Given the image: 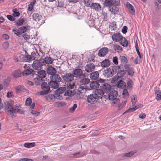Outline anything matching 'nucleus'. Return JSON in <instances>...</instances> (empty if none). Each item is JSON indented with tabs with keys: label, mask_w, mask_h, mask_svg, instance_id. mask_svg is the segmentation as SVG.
<instances>
[{
	"label": "nucleus",
	"mask_w": 161,
	"mask_h": 161,
	"mask_svg": "<svg viewBox=\"0 0 161 161\" xmlns=\"http://www.w3.org/2000/svg\"><path fill=\"white\" fill-rule=\"evenodd\" d=\"M21 57H22L23 58V60L24 61H25L26 62H30V61H31V56L28 55H22L21 56Z\"/></svg>",
	"instance_id": "obj_32"
},
{
	"label": "nucleus",
	"mask_w": 161,
	"mask_h": 161,
	"mask_svg": "<svg viewBox=\"0 0 161 161\" xmlns=\"http://www.w3.org/2000/svg\"><path fill=\"white\" fill-rule=\"evenodd\" d=\"M111 83L116 84L117 86L119 88H123L126 86V83L120 80V78L114 77L111 80Z\"/></svg>",
	"instance_id": "obj_3"
},
{
	"label": "nucleus",
	"mask_w": 161,
	"mask_h": 161,
	"mask_svg": "<svg viewBox=\"0 0 161 161\" xmlns=\"http://www.w3.org/2000/svg\"><path fill=\"white\" fill-rule=\"evenodd\" d=\"M140 107H142V106H140L139 107H137V106L136 105H135V106H133L132 105L131 107H130L128 110L124 113L125 114L127 113H130L134 112L136 109Z\"/></svg>",
	"instance_id": "obj_24"
},
{
	"label": "nucleus",
	"mask_w": 161,
	"mask_h": 161,
	"mask_svg": "<svg viewBox=\"0 0 161 161\" xmlns=\"http://www.w3.org/2000/svg\"><path fill=\"white\" fill-rule=\"evenodd\" d=\"M18 161H33V160L30 158H23L18 160Z\"/></svg>",
	"instance_id": "obj_64"
},
{
	"label": "nucleus",
	"mask_w": 161,
	"mask_h": 161,
	"mask_svg": "<svg viewBox=\"0 0 161 161\" xmlns=\"http://www.w3.org/2000/svg\"><path fill=\"white\" fill-rule=\"evenodd\" d=\"M108 49L107 47H103L99 50L98 55L100 57H104L108 53Z\"/></svg>",
	"instance_id": "obj_12"
},
{
	"label": "nucleus",
	"mask_w": 161,
	"mask_h": 161,
	"mask_svg": "<svg viewBox=\"0 0 161 161\" xmlns=\"http://www.w3.org/2000/svg\"><path fill=\"white\" fill-rule=\"evenodd\" d=\"M101 65L103 67H108L110 65L109 60L108 59H105L101 62Z\"/></svg>",
	"instance_id": "obj_27"
},
{
	"label": "nucleus",
	"mask_w": 161,
	"mask_h": 161,
	"mask_svg": "<svg viewBox=\"0 0 161 161\" xmlns=\"http://www.w3.org/2000/svg\"><path fill=\"white\" fill-rule=\"evenodd\" d=\"M95 65L92 63L87 64L85 67V71L88 73L91 72L94 70Z\"/></svg>",
	"instance_id": "obj_10"
},
{
	"label": "nucleus",
	"mask_w": 161,
	"mask_h": 161,
	"mask_svg": "<svg viewBox=\"0 0 161 161\" xmlns=\"http://www.w3.org/2000/svg\"><path fill=\"white\" fill-rule=\"evenodd\" d=\"M126 6L130 13L132 14H134L135 13V10L133 6L128 2H126Z\"/></svg>",
	"instance_id": "obj_20"
},
{
	"label": "nucleus",
	"mask_w": 161,
	"mask_h": 161,
	"mask_svg": "<svg viewBox=\"0 0 161 161\" xmlns=\"http://www.w3.org/2000/svg\"><path fill=\"white\" fill-rule=\"evenodd\" d=\"M41 88L43 91L38 92V95H45L50 92L49 86H47V83L46 82H42L41 84Z\"/></svg>",
	"instance_id": "obj_6"
},
{
	"label": "nucleus",
	"mask_w": 161,
	"mask_h": 161,
	"mask_svg": "<svg viewBox=\"0 0 161 161\" xmlns=\"http://www.w3.org/2000/svg\"><path fill=\"white\" fill-rule=\"evenodd\" d=\"M123 36L120 33H114L112 36V40L115 42H120Z\"/></svg>",
	"instance_id": "obj_11"
},
{
	"label": "nucleus",
	"mask_w": 161,
	"mask_h": 161,
	"mask_svg": "<svg viewBox=\"0 0 161 161\" xmlns=\"http://www.w3.org/2000/svg\"><path fill=\"white\" fill-rule=\"evenodd\" d=\"M113 48L115 51H119L122 50V47L119 45H114L113 46Z\"/></svg>",
	"instance_id": "obj_48"
},
{
	"label": "nucleus",
	"mask_w": 161,
	"mask_h": 161,
	"mask_svg": "<svg viewBox=\"0 0 161 161\" xmlns=\"http://www.w3.org/2000/svg\"><path fill=\"white\" fill-rule=\"evenodd\" d=\"M99 74L98 71L92 72L90 74V77L91 79L96 80L99 77Z\"/></svg>",
	"instance_id": "obj_22"
},
{
	"label": "nucleus",
	"mask_w": 161,
	"mask_h": 161,
	"mask_svg": "<svg viewBox=\"0 0 161 161\" xmlns=\"http://www.w3.org/2000/svg\"><path fill=\"white\" fill-rule=\"evenodd\" d=\"M24 147L27 148H30L35 146V143L34 142L25 143L24 145Z\"/></svg>",
	"instance_id": "obj_42"
},
{
	"label": "nucleus",
	"mask_w": 161,
	"mask_h": 161,
	"mask_svg": "<svg viewBox=\"0 0 161 161\" xmlns=\"http://www.w3.org/2000/svg\"><path fill=\"white\" fill-rule=\"evenodd\" d=\"M90 82V80L88 78H84L81 79L80 83L82 85H86L88 84Z\"/></svg>",
	"instance_id": "obj_33"
},
{
	"label": "nucleus",
	"mask_w": 161,
	"mask_h": 161,
	"mask_svg": "<svg viewBox=\"0 0 161 161\" xmlns=\"http://www.w3.org/2000/svg\"><path fill=\"white\" fill-rule=\"evenodd\" d=\"M113 5L114 6H119L120 4L119 0H111Z\"/></svg>",
	"instance_id": "obj_53"
},
{
	"label": "nucleus",
	"mask_w": 161,
	"mask_h": 161,
	"mask_svg": "<svg viewBox=\"0 0 161 161\" xmlns=\"http://www.w3.org/2000/svg\"><path fill=\"white\" fill-rule=\"evenodd\" d=\"M125 69L127 70L128 74L129 75L132 76L133 75L134 71V69L130 67L128 64H125Z\"/></svg>",
	"instance_id": "obj_15"
},
{
	"label": "nucleus",
	"mask_w": 161,
	"mask_h": 161,
	"mask_svg": "<svg viewBox=\"0 0 161 161\" xmlns=\"http://www.w3.org/2000/svg\"><path fill=\"white\" fill-rule=\"evenodd\" d=\"M120 61L123 63L126 64L127 62V58L124 56H121Z\"/></svg>",
	"instance_id": "obj_51"
},
{
	"label": "nucleus",
	"mask_w": 161,
	"mask_h": 161,
	"mask_svg": "<svg viewBox=\"0 0 161 161\" xmlns=\"http://www.w3.org/2000/svg\"><path fill=\"white\" fill-rule=\"evenodd\" d=\"M122 95L124 97H126L128 96V93L126 89H125L123 90Z\"/></svg>",
	"instance_id": "obj_59"
},
{
	"label": "nucleus",
	"mask_w": 161,
	"mask_h": 161,
	"mask_svg": "<svg viewBox=\"0 0 161 161\" xmlns=\"http://www.w3.org/2000/svg\"><path fill=\"white\" fill-rule=\"evenodd\" d=\"M100 84L97 81H93L90 84V87L93 89H95L98 88Z\"/></svg>",
	"instance_id": "obj_25"
},
{
	"label": "nucleus",
	"mask_w": 161,
	"mask_h": 161,
	"mask_svg": "<svg viewBox=\"0 0 161 161\" xmlns=\"http://www.w3.org/2000/svg\"><path fill=\"white\" fill-rule=\"evenodd\" d=\"M50 88H53V89H56L58 87V83L56 81L53 80H52L48 83Z\"/></svg>",
	"instance_id": "obj_16"
},
{
	"label": "nucleus",
	"mask_w": 161,
	"mask_h": 161,
	"mask_svg": "<svg viewBox=\"0 0 161 161\" xmlns=\"http://www.w3.org/2000/svg\"><path fill=\"white\" fill-rule=\"evenodd\" d=\"M116 28V23L115 22H113L110 24L109 28H110L112 30H115Z\"/></svg>",
	"instance_id": "obj_49"
},
{
	"label": "nucleus",
	"mask_w": 161,
	"mask_h": 161,
	"mask_svg": "<svg viewBox=\"0 0 161 161\" xmlns=\"http://www.w3.org/2000/svg\"><path fill=\"white\" fill-rule=\"evenodd\" d=\"M86 91V89L83 86H80L78 89V91L79 94H83L85 93Z\"/></svg>",
	"instance_id": "obj_43"
},
{
	"label": "nucleus",
	"mask_w": 161,
	"mask_h": 161,
	"mask_svg": "<svg viewBox=\"0 0 161 161\" xmlns=\"http://www.w3.org/2000/svg\"><path fill=\"white\" fill-rule=\"evenodd\" d=\"M50 78L52 80H53L58 82H60L62 80L60 76L57 74L53 75H51Z\"/></svg>",
	"instance_id": "obj_21"
},
{
	"label": "nucleus",
	"mask_w": 161,
	"mask_h": 161,
	"mask_svg": "<svg viewBox=\"0 0 161 161\" xmlns=\"http://www.w3.org/2000/svg\"><path fill=\"white\" fill-rule=\"evenodd\" d=\"M156 94V98L157 100H161V91L157 90L155 92Z\"/></svg>",
	"instance_id": "obj_38"
},
{
	"label": "nucleus",
	"mask_w": 161,
	"mask_h": 161,
	"mask_svg": "<svg viewBox=\"0 0 161 161\" xmlns=\"http://www.w3.org/2000/svg\"><path fill=\"white\" fill-rule=\"evenodd\" d=\"M43 59H40L39 60L34 61L32 64L33 68L36 70H39L41 69L43 65Z\"/></svg>",
	"instance_id": "obj_7"
},
{
	"label": "nucleus",
	"mask_w": 161,
	"mask_h": 161,
	"mask_svg": "<svg viewBox=\"0 0 161 161\" xmlns=\"http://www.w3.org/2000/svg\"><path fill=\"white\" fill-rule=\"evenodd\" d=\"M47 73L51 75H55L56 72V70L55 68L52 66L48 67L47 68Z\"/></svg>",
	"instance_id": "obj_19"
},
{
	"label": "nucleus",
	"mask_w": 161,
	"mask_h": 161,
	"mask_svg": "<svg viewBox=\"0 0 161 161\" xmlns=\"http://www.w3.org/2000/svg\"><path fill=\"white\" fill-rule=\"evenodd\" d=\"M114 71L113 68H109L105 71L104 75L108 77L112 76L114 74Z\"/></svg>",
	"instance_id": "obj_14"
},
{
	"label": "nucleus",
	"mask_w": 161,
	"mask_h": 161,
	"mask_svg": "<svg viewBox=\"0 0 161 161\" xmlns=\"http://www.w3.org/2000/svg\"><path fill=\"white\" fill-rule=\"evenodd\" d=\"M120 42V44L124 47H126L128 45V42L126 39L125 38L122 37V39H121Z\"/></svg>",
	"instance_id": "obj_36"
},
{
	"label": "nucleus",
	"mask_w": 161,
	"mask_h": 161,
	"mask_svg": "<svg viewBox=\"0 0 161 161\" xmlns=\"http://www.w3.org/2000/svg\"><path fill=\"white\" fill-rule=\"evenodd\" d=\"M15 89L17 92H25L26 89L22 86H19L15 87Z\"/></svg>",
	"instance_id": "obj_26"
},
{
	"label": "nucleus",
	"mask_w": 161,
	"mask_h": 161,
	"mask_svg": "<svg viewBox=\"0 0 161 161\" xmlns=\"http://www.w3.org/2000/svg\"><path fill=\"white\" fill-rule=\"evenodd\" d=\"M31 113L33 115H34L35 116H37L38 115L40 114V112H36L34 110H31Z\"/></svg>",
	"instance_id": "obj_62"
},
{
	"label": "nucleus",
	"mask_w": 161,
	"mask_h": 161,
	"mask_svg": "<svg viewBox=\"0 0 161 161\" xmlns=\"http://www.w3.org/2000/svg\"><path fill=\"white\" fill-rule=\"evenodd\" d=\"M109 11L112 14H115L119 12V9L118 8L115 6H113L109 8Z\"/></svg>",
	"instance_id": "obj_18"
},
{
	"label": "nucleus",
	"mask_w": 161,
	"mask_h": 161,
	"mask_svg": "<svg viewBox=\"0 0 161 161\" xmlns=\"http://www.w3.org/2000/svg\"><path fill=\"white\" fill-rule=\"evenodd\" d=\"M100 87L106 92H110L111 89V86L107 83L102 84L100 86Z\"/></svg>",
	"instance_id": "obj_13"
},
{
	"label": "nucleus",
	"mask_w": 161,
	"mask_h": 161,
	"mask_svg": "<svg viewBox=\"0 0 161 161\" xmlns=\"http://www.w3.org/2000/svg\"><path fill=\"white\" fill-rule=\"evenodd\" d=\"M69 89L71 88H69L68 89H67V90L64 93L65 96L71 97L74 95L75 93L74 91L70 90Z\"/></svg>",
	"instance_id": "obj_31"
},
{
	"label": "nucleus",
	"mask_w": 161,
	"mask_h": 161,
	"mask_svg": "<svg viewBox=\"0 0 161 161\" xmlns=\"http://www.w3.org/2000/svg\"><path fill=\"white\" fill-rule=\"evenodd\" d=\"M105 5L109 8L111 7L112 5L111 0H106L104 2Z\"/></svg>",
	"instance_id": "obj_44"
},
{
	"label": "nucleus",
	"mask_w": 161,
	"mask_h": 161,
	"mask_svg": "<svg viewBox=\"0 0 161 161\" xmlns=\"http://www.w3.org/2000/svg\"><path fill=\"white\" fill-rule=\"evenodd\" d=\"M43 64L44 63L48 64H53V59L51 57H46L44 59H43Z\"/></svg>",
	"instance_id": "obj_28"
},
{
	"label": "nucleus",
	"mask_w": 161,
	"mask_h": 161,
	"mask_svg": "<svg viewBox=\"0 0 161 161\" xmlns=\"http://www.w3.org/2000/svg\"><path fill=\"white\" fill-rule=\"evenodd\" d=\"M32 17L34 20L39 21L41 19L42 16L37 13H34L33 14Z\"/></svg>",
	"instance_id": "obj_30"
},
{
	"label": "nucleus",
	"mask_w": 161,
	"mask_h": 161,
	"mask_svg": "<svg viewBox=\"0 0 161 161\" xmlns=\"http://www.w3.org/2000/svg\"><path fill=\"white\" fill-rule=\"evenodd\" d=\"M24 21V19L23 18L16 21L15 23L16 24L18 25H21L23 24Z\"/></svg>",
	"instance_id": "obj_46"
},
{
	"label": "nucleus",
	"mask_w": 161,
	"mask_h": 161,
	"mask_svg": "<svg viewBox=\"0 0 161 161\" xmlns=\"http://www.w3.org/2000/svg\"><path fill=\"white\" fill-rule=\"evenodd\" d=\"M13 75L14 77L17 78L21 76V74L19 71H15L13 72Z\"/></svg>",
	"instance_id": "obj_50"
},
{
	"label": "nucleus",
	"mask_w": 161,
	"mask_h": 161,
	"mask_svg": "<svg viewBox=\"0 0 161 161\" xmlns=\"http://www.w3.org/2000/svg\"><path fill=\"white\" fill-rule=\"evenodd\" d=\"M14 102L12 100L6 101L4 102V110L10 117L15 116L17 111V106H13Z\"/></svg>",
	"instance_id": "obj_1"
},
{
	"label": "nucleus",
	"mask_w": 161,
	"mask_h": 161,
	"mask_svg": "<svg viewBox=\"0 0 161 161\" xmlns=\"http://www.w3.org/2000/svg\"><path fill=\"white\" fill-rule=\"evenodd\" d=\"M13 31L14 33L15 34H16L17 36H19L21 34L19 29H14L13 30Z\"/></svg>",
	"instance_id": "obj_52"
},
{
	"label": "nucleus",
	"mask_w": 161,
	"mask_h": 161,
	"mask_svg": "<svg viewBox=\"0 0 161 161\" xmlns=\"http://www.w3.org/2000/svg\"><path fill=\"white\" fill-rule=\"evenodd\" d=\"M126 73L125 70H121L118 72V75L117 77L120 78L122 76H123Z\"/></svg>",
	"instance_id": "obj_45"
},
{
	"label": "nucleus",
	"mask_w": 161,
	"mask_h": 161,
	"mask_svg": "<svg viewBox=\"0 0 161 161\" xmlns=\"http://www.w3.org/2000/svg\"><path fill=\"white\" fill-rule=\"evenodd\" d=\"M56 97L57 99L59 98L57 96H56V95L55 96H54V95L52 94H51L48 95L47 97V100H48L51 101L55 98Z\"/></svg>",
	"instance_id": "obj_39"
},
{
	"label": "nucleus",
	"mask_w": 161,
	"mask_h": 161,
	"mask_svg": "<svg viewBox=\"0 0 161 161\" xmlns=\"http://www.w3.org/2000/svg\"><path fill=\"white\" fill-rule=\"evenodd\" d=\"M72 74L74 76L81 78L84 77L82 70L80 69H74L72 71Z\"/></svg>",
	"instance_id": "obj_9"
},
{
	"label": "nucleus",
	"mask_w": 161,
	"mask_h": 161,
	"mask_svg": "<svg viewBox=\"0 0 161 161\" xmlns=\"http://www.w3.org/2000/svg\"><path fill=\"white\" fill-rule=\"evenodd\" d=\"M62 78L66 82H70L74 80V76L72 74L66 73L62 76Z\"/></svg>",
	"instance_id": "obj_8"
},
{
	"label": "nucleus",
	"mask_w": 161,
	"mask_h": 161,
	"mask_svg": "<svg viewBox=\"0 0 161 161\" xmlns=\"http://www.w3.org/2000/svg\"><path fill=\"white\" fill-rule=\"evenodd\" d=\"M91 7L97 11H100L101 8V6L99 4L94 3L92 4Z\"/></svg>",
	"instance_id": "obj_23"
},
{
	"label": "nucleus",
	"mask_w": 161,
	"mask_h": 161,
	"mask_svg": "<svg viewBox=\"0 0 161 161\" xmlns=\"http://www.w3.org/2000/svg\"><path fill=\"white\" fill-rule=\"evenodd\" d=\"M12 11L13 12V15L14 17H18L19 16L20 13L18 10L15 9H13Z\"/></svg>",
	"instance_id": "obj_47"
},
{
	"label": "nucleus",
	"mask_w": 161,
	"mask_h": 161,
	"mask_svg": "<svg viewBox=\"0 0 161 161\" xmlns=\"http://www.w3.org/2000/svg\"><path fill=\"white\" fill-rule=\"evenodd\" d=\"M35 83L36 85H38L42 84V79L41 78L37 77L34 79Z\"/></svg>",
	"instance_id": "obj_35"
},
{
	"label": "nucleus",
	"mask_w": 161,
	"mask_h": 161,
	"mask_svg": "<svg viewBox=\"0 0 161 161\" xmlns=\"http://www.w3.org/2000/svg\"><path fill=\"white\" fill-rule=\"evenodd\" d=\"M14 93L11 91H9L7 94V97L8 98L13 97H14Z\"/></svg>",
	"instance_id": "obj_58"
},
{
	"label": "nucleus",
	"mask_w": 161,
	"mask_h": 161,
	"mask_svg": "<svg viewBox=\"0 0 161 161\" xmlns=\"http://www.w3.org/2000/svg\"><path fill=\"white\" fill-rule=\"evenodd\" d=\"M26 64L23 67L25 69L23 72V74L24 75H27L31 74L33 70L32 69H30L27 66V68H26Z\"/></svg>",
	"instance_id": "obj_17"
},
{
	"label": "nucleus",
	"mask_w": 161,
	"mask_h": 161,
	"mask_svg": "<svg viewBox=\"0 0 161 161\" xmlns=\"http://www.w3.org/2000/svg\"><path fill=\"white\" fill-rule=\"evenodd\" d=\"M126 102L127 101L125 100L123 101L122 103L119 104L118 106V109L120 110L123 108L125 106Z\"/></svg>",
	"instance_id": "obj_40"
},
{
	"label": "nucleus",
	"mask_w": 161,
	"mask_h": 161,
	"mask_svg": "<svg viewBox=\"0 0 161 161\" xmlns=\"http://www.w3.org/2000/svg\"><path fill=\"white\" fill-rule=\"evenodd\" d=\"M38 77L42 79L46 76V73L44 70H40L38 72Z\"/></svg>",
	"instance_id": "obj_29"
},
{
	"label": "nucleus",
	"mask_w": 161,
	"mask_h": 161,
	"mask_svg": "<svg viewBox=\"0 0 161 161\" xmlns=\"http://www.w3.org/2000/svg\"><path fill=\"white\" fill-rule=\"evenodd\" d=\"M76 87L75 83L74 82H70L68 83L66 85H64V86L60 87L56 90L55 92V95L58 97L59 95L64 93V92L69 88L71 89H73Z\"/></svg>",
	"instance_id": "obj_2"
},
{
	"label": "nucleus",
	"mask_w": 161,
	"mask_h": 161,
	"mask_svg": "<svg viewBox=\"0 0 161 161\" xmlns=\"http://www.w3.org/2000/svg\"><path fill=\"white\" fill-rule=\"evenodd\" d=\"M117 91L114 90L111 92L108 95V97L110 100H113L112 103L114 104H116L119 102V100L117 98L118 96Z\"/></svg>",
	"instance_id": "obj_4"
},
{
	"label": "nucleus",
	"mask_w": 161,
	"mask_h": 161,
	"mask_svg": "<svg viewBox=\"0 0 161 161\" xmlns=\"http://www.w3.org/2000/svg\"><path fill=\"white\" fill-rule=\"evenodd\" d=\"M32 102L31 99V97H28L26 100L25 104L27 106H29L31 104Z\"/></svg>",
	"instance_id": "obj_57"
},
{
	"label": "nucleus",
	"mask_w": 161,
	"mask_h": 161,
	"mask_svg": "<svg viewBox=\"0 0 161 161\" xmlns=\"http://www.w3.org/2000/svg\"><path fill=\"white\" fill-rule=\"evenodd\" d=\"M7 18L9 20L11 21H14L15 20V17L11 15H7Z\"/></svg>",
	"instance_id": "obj_60"
},
{
	"label": "nucleus",
	"mask_w": 161,
	"mask_h": 161,
	"mask_svg": "<svg viewBox=\"0 0 161 161\" xmlns=\"http://www.w3.org/2000/svg\"><path fill=\"white\" fill-rule=\"evenodd\" d=\"M9 43L7 42H4L3 44V47L5 49L8 48L9 47Z\"/></svg>",
	"instance_id": "obj_61"
},
{
	"label": "nucleus",
	"mask_w": 161,
	"mask_h": 161,
	"mask_svg": "<svg viewBox=\"0 0 161 161\" xmlns=\"http://www.w3.org/2000/svg\"><path fill=\"white\" fill-rule=\"evenodd\" d=\"M135 153V152L134 151H131L130 152L126 153L124 155V156H125L126 157H130L132 156Z\"/></svg>",
	"instance_id": "obj_55"
},
{
	"label": "nucleus",
	"mask_w": 161,
	"mask_h": 161,
	"mask_svg": "<svg viewBox=\"0 0 161 161\" xmlns=\"http://www.w3.org/2000/svg\"><path fill=\"white\" fill-rule=\"evenodd\" d=\"M131 101L132 103L133 106L135 105L137 100V97L135 95H132L131 97Z\"/></svg>",
	"instance_id": "obj_41"
},
{
	"label": "nucleus",
	"mask_w": 161,
	"mask_h": 161,
	"mask_svg": "<svg viewBox=\"0 0 161 161\" xmlns=\"http://www.w3.org/2000/svg\"><path fill=\"white\" fill-rule=\"evenodd\" d=\"M99 98L97 93H93L87 96V101L91 104H94L97 102Z\"/></svg>",
	"instance_id": "obj_5"
},
{
	"label": "nucleus",
	"mask_w": 161,
	"mask_h": 161,
	"mask_svg": "<svg viewBox=\"0 0 161 161\" xmlns=\"http://www.w3.org/2000/svg\"><path fill=\"white\" fill-rule=\"evenodd\" d=\"M22 36L24 39L26 40H27L30 38V36L26 33L23 34Z\"/></svg>",
	"instance_id": "obj_63"
},
{
	"label": "nucleus",
	"mask_w": 161,
	"mask_h": 161,
	"mask_svg": "<svg viewBox=\"0 0 161 161\" xmlns=\"http://www.w3.org/2000/svg\"><path fill=\"white\" fill-rule=\"evenodd\" d=\"M77 106V105L76 104H74L72 107L69 108V110L70 112L71 113L74 112Z\"/></svg>",
	"instance_id": "obj_54"
},
{
	"label": "nucleus",
	"mask_w": 161,
	"mask_h": 161,
	"mask_svg": "<svg viewBox=\"0 0 161 161\" xmlns=\"http://www.w3.org/2000/svg\"><path fill=\"white\" fill-rule=\"evenodd\" d=\"M95 93L97 94V95L99 98L100 97L101 98L102 96L104 94V91L103 90H102V89H98L96 91Z\"/></svg>",
	"instance_id": "obj_34"
},
{
	"label": "nucleus",
	"mask_w": 161,
	"mask_h": 161,
	"mask_svg": "<svg viewBox=\"0 0 161 161\" xmlns=\"http://www.w3.org/2000/svg\"><path fill=\"white\" fill-rule=\"evenodd\" d=\"M36 2V0H33L28 5V10L31 11L32 10L33 6L34 5Z\"/></svg>",
	"instance_id": "obj_37"
},
{
	"label": "nucleus",
	"mask_w": 161,
	"mask_h": 161,
	"mask_svg": "<svg viewBox=\"0 0 161 161\" xmlns=\"http://www.w3.org/2000/svg\"><path fill=\"white\" fill-rule=\"evenodd\" d=\"M21 34L26 32L27 30V27L22 26L19 28Z\"/></svg>",
	"instance_id": "obj_56"
}]
</instances>
